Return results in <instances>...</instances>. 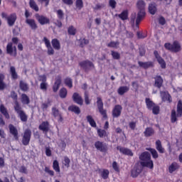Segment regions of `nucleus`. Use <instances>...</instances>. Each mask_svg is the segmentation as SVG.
Masks as SVG:
<instances>
[{"mask_svg":"<svg viewBox=\"0 0 182 182\" xmlns=\"http://www.w3.org/2000/svg\"><path fill=\"white\" fill-rule=\"evenodd\" d=\"M9 130L10 134H11L13 136V137H18V129L16 128V127H14V124H10L9 125Z\"/></svg>","mask_w":182,"mask_h":182,"instance_id":"obj_23","label":"nucleus"},{"mask_svg":"<svg viewBox=\"0 0 182 182\" xmlns=\"http://www.w3.org/2000/svg\"><path fill=\"white\" fill-rule=\"evenodd\" d=\"M180 168V165L176 162H173L168 167L169 173H172L176 171V170H178Z\"/></svg>","mask_w":182,"mask_h":182,"instance_id":"obj_29","label":"nucleus"},{"mask_svg":"<svg viewBox=\"0 0 182 182\" xmlns=\"http://www.w3.org/2000/svg\"><path fill=\"white\" fill-rule=\"evenodd\" d=\"M59 96L61 99H66L68 96V90L65 87H62L59 91Z\"/></svg>","mask_w":182,"mask_h":182,"instance_id":"obj_37","label":"nucleus"},{"mask_svg":"<svg viewBox=\"0 0 182 182\" xmlns=\"http://www.w3.org/2000/svg\"><path fill=\"white\" fill-rule=\"evenodd\" d=\"M97 107L99 111V113L102 116L103 120H107V110L104 109L103 100L100 97L97 98Z\"/></svg>","mask_w":182,"mask_h":182,"instance_id":"obj_7","label":"nucleus"},{"mask_svg":"<svg viewBox=\"0 0 182 182\" xmlns=\"http://www.w3.org/2000/svg\"><path fill=\"white\" fill-rule=\"evenodd\" d=\"M136 8L139 11H142L143 12H146L144 9H146V2L144 0H138L136 2Z\"/></svg>","mask_w":182,"mask_h":182,"instance_id":"obj_25","label":"nucleus"},{"mask_svg":"<svg viewBox=\"0 0 182 182\" xmlns=\"http://www.w3.org/2000/svg\"><path fill=\"white\" fill-rule=\"evenodd\" d=\"M0 112L6 117V119H10L9 113H8V109L4 106V105H0Z\"/></svg>","mask_w":182,"mask_h":182,"instance_id":"obj_33","label":"nucleus"},{"mask_svg":"<svg viewBox=\"0 0 182 182\" xmlns=\"http://www.w3.org/2000/svg\"><path fill=\"white\" fill-rule=\"evenodd\" d=\"M68 111L75 113V114H80V108L76 105H71L68 107Z\"/></svg>","mask_w":182,"mask_h":182,"instance_id":"obj_30","label":"nucleus"},{"mask_svg":"<svg viewBox=\"0 0 182 182\" xmlns=\"http://www.w3.org/2000/svg\"><path fill=\"white\" fill-rule=\"evenodd\" d=\"M146 16V11H139L138 12L136 19V28L139 29V25H140V22H141V19Z\"/></svg>","mask_w":182,"mask_h":182,"instance_id":"obj_18","label":"nucleus"},{"mask_svg":"<svg viewBox=\"0 0 182 182\" xmlns=\"http://www.w3.org/2000/svg\"><path fill=\"white\" fill-rule=\"evenodd\" d=\"M112 168L117 173H120V168H119V164H117V162L116 161H114L112 162Z\"/></svg>","mask_w":182,"mask_h":182,"instance_id":"obj_55","label":"nucleus"},{"mask_svg":"<svg viewBox=\"0 0 182 182\" xmlns=\"http://www.w3.org/2000/svg\"><path fill=\"white\" fill-rule=\"evenodd\" d=\"M111 55L113 59H114L115 60H119V59H120V53H119V52L112 50Z\"/></svg>","mask_w":182,"mask_h":182,"instance_id":"obj_51","label":"nucleus"},{"mask_svg":"<svg viewBox=\"0 0 182 182\" xmlns=\"http://www.w3.org/2000/svg\"><path fill=\"white\" fill-rule=\"evenodd\" d=\"M32 136V131L29 129H26L23 134V137H31Z\"/></svg>","mask_w":182,"mask_h":182,"instance_id":"obj_62","label":"nucleus"},{"mask_svg":"<svg viewBox=\"0 0 182 182\" xmlns=\"http://www.w3.org/2000/svg\"><path fill=\"white\" fill-rule=\"evenodd\" d=\"M122 110H123V107L120 105H117L112 109V117H120L122 115Z\"/></svg>","mask_w":182,"mask_h":182,"instance_id":"obj_13","label":"nucleus"},{"mask_svg":"<svg viewBox=\"0 0 182 182\" xmlns=\"http://www.w3.org/2000/svg\"><path fill=\"white\" fill-rule=\"evenodd\" d=\"M53 168L56 171V173H60V167L59 166V162L58 160L53 161Z\"/></svg>","mask_w":182,"mask_h":182,"instance_id":"obj_43","label":"nucleus"},{"mask_svg":"<svg viewBox=\"0 0 182 182\" xmlns=\"http://www.w3.org/2000/svg\"><path fill=\"white\" fill-rule=\"evenodd\" d=\"M85 45H89V40L86 38H83L80 42V48H85Z\"/></svg>","mask_w":182,"mask_h":182,"instance_id":"obj_58","label":"nucleus"},{"mask_svg":"<svg viewBox=\"0 0 182 182\" xmlns=\"http://www.w3.org/2000/svg\"><path fill=\"white\" fill-rule=\"evenodd\" d=\"M29 5L30 8H31V9H33V11H36V12L39 11V7L38 6V4H36V2H35V0H30Z\"/></svg>","mask_w":182,"mask_h":182,"instance_id":"obj_40","label":"nucleus"},{"mask_svg":"<svg viewBox=\"0 0 182 182\" xmlns=\"http://www.w3.org/2000/svg\"><path fill=\"white\" fill-rule=\"evenodd\" d=\"M119 45H120L119 41H111L107 45V48H114L115 49H117Z\"/></svg>","mask_w":182,"mask_h":182,"instance_id":"obj_45","label":"nucleus"},{"mask_svg":"<svg viewBox=\"0 0 182 182\" xmlns=\"http://www.w3.org/2000/svg\"><path fill=\"white\" fill-rule=\"evenodd\" d=\"M21 102L23 105H29V103H31V100L26 94L21 95Z\"/></svg>","mask_w":182,"mask_h":182,"instance_id":"obj_39","label":"nucleus"},{"mask_svg":"<svg viewBox=\"0 0 182 182\" xmlns=\"http://www.w3.org/2000/svg\"><path fill=\"white\" fill-rule=\"evenodd\" d=\"M4 79L5 75H4V74H0V90H4V89L6 87V85L4 82Z\"/></svg>","mask_w":182,"mask_h":182,"instance_id":"obj_42","label":"nucleus"},{"mask_svg":"<svg viewBox=\"0 0 182 182\" xmlns=\"http://www.w3.org/2000/svg\"><path fill=\"white\" fill-rule=\"evenodd\" d=\"M155 83L154 86L155 87H158V89H161V86H163V83L164 80H163V77H161V75H156L155 77Z\"/></svg>","mask_w":182,"mask_h":182,"instance_id":"obj_21","label":"nucleus"},{"mask_svg":"<svg viewBox=\"0 0 182 182\" xmlns=\"http://www.w3.org/2000/svg\"><path fill=\"white\" fill-rule=\"evenodd\" d=\"M36 18L40 23V25H48L50 23V20L49 19V18L43 15H39V14H36Z\"/></svg>","mask_w":182,"mask_h":182,"instance_id":"obj_11","label":"nucleus"},{"mask_svg":"<svg viewBox=\"0 0 182 182\" xmlns=\"http://www.w3.org/2000/svg\"><path fill=\"white\" fill-rule=\"evenodd\" d=\"M148 11L151 15H156L157 12V4L154 2H151L149 4Z\"/></svg>","mask_w":182,"mask_h":182,"instance_id":"obj_22","label":"nucleus"},{"mask_svg":"<svg viewBox=\"0 0 182 182\" xmlns=\"http://www.w3.org/2000/svg\"><path fill=\"white\" fill-rule=\"evenodd\" d=\"M139 160H141V166L142 167H147V168H154V163L151 160V155L148 151H144L139 156Z\"/></svg>","mask_w":182,"mask_h":182,"instance_id":"obj_2","label":"nucleus"},{"mask_svg":"<svg viewBox=\"0 0 182 182\" xmlns=\"http://www.w3.org/2000/svg\"><path fill=\"white\" fill-rule=\"evenodd\" d=\"M40 89L46 92L48 90V82H41L40 84Z\"/></svg>","mask_w":182,"mask_h":182,"instance_id":"obj_60","label":"nucleus"},{"mask_svg":"<svg viewBox=\"0 0 182 182\" xmlns=\"http://www.w3.org/2000/svg\"><path fill=\"white\" fill-rule=\"evenodd\" d=\"M14 110L16 113L18 114V117H20L21 122L23 123L28 122V115L23 112V109H22V107L21 105H16Z\"/></svg>","mask_w":182,"mask_h":182,"instance_id":"obj_10","label":"nucleus"},{"mask_svg":"<svg viewBox=\"0 0 182 182\" xmlns=\"http://www.w3.org/2000/svg\"><path fill=\"white\" fill-rule=\"evenodd\" d=\"M86 119H87V122L89 123L91 127H97V124H96V122L95 121L92 115H87L86 117Z\"/></svg>","mask_w":182,"mask_h":182,"instance_id":"obj_31","label":"nucleus"},{"mask_svg":"<svg viewBox=\"0 0 182 182\" xmlns=\"http://www.w3.org/2000/svg\"><path fill=\"white\" fill-rule=\"evenodd\" d=\"M76 28L73 26H70L68 27V33L71 36H75L76 35Z\"/></svg>","mask_w":182,"mask_h":182,"instance_id":"obj_46","label":"nucleus"},{"mask_svg":"<svg viewBox=\"0 0 182 182\" xmlns=\"http://www.w3.org/2000/svg\"><path fill=\"white\" fill-rule=\"evenodd\" d=\"M119 18L122 21H127L129 19V11L124 10L120 14L118 15Z\"/></svg>","mask_w":182,"mask_h":182,"instance_id":"obj_34","label":"nucleus"},{"mask_svg":"<svg viewBox=\"0 0 182 182\" xmlns=\"http://www.w3.org/2000/svg\"><path fill=\"white\" fill-rule=\"evenodd\" d=\"M44 171L46 173H48V174H49V176H51V177H53V176H55V172L50 170L48 166L45 167Z\"/></svg>","mask_w":182,"mask_h":182,"instance_id":"obj_59","label":"nucleus"},{"mask_svg":"<svg viewBox=\"0 0 182 182\" xmlns=\"http://www.w3.org/2000/svg\"><path fill=\"white\" fill-rule=\"evenodd\" d=\"M117 150H119L120 153L125 156H130L131 157L133 156V152L129 149L119 146L117 147Z\"/></svg>","mask_w":182,"mask_h":182,"instance_id":"obj_17","label":"nucleus"},{"mask_svg":"<svg viewBox=\"0 0 182 182\" xmlns=\"http://www.w3.org/2000/svg\"><path fill=\"white\" fill-rule=\"evenodd\" d=\"M12 42L8 43L6 46V54L10 55V56H14V58H16V55H18V53L16 51V46H14V45H18V42H19V39L17 37H14L11 39Z\"/></svg>","mask_w":182,"mask_h":182,"instance_id":"obj_3","label":"nucleus"},{"mask_svg":"<svg viewBox=\"0 0 182 182\" xmlns=\"http://www.w3.org/2000/svg\"><path fill=\"white\" fill-rule=\"evenodd\" d=\"M154 55L158 63L160 64L161 69H166V61L164 60V59H163V58H161L160 56V54H159V51L154 50Z\"/></svg>","mask_w":182,"mask_h":182,"instance_id":"obj_12","label":"nucleus"},{"mask_svg":"<svg viewBox=\"0 0 182 182\" xmlns=\"http://www.w3.org/2000/svg\"><path fill=\"white\" fill-rule=\"evenodd\" d=\"M79 66H80L86 73H87V72H90L91 69H95V64L89 60L80 62Z\"/></svg>","mask_w":182,"mask_h":182,"instance_id":"obj_8","label":"nucleus"},{"mask_svg":"<svg viewBox=\"0 0 182 182\" xmlns=\"http://www.w3.org/2000/svg\"><path fill=\"white\" fill-rule=\"evenodd\" d=\"M26 23H27L33 31H36V29H38V24H36V21H35V19L33 18H27L26 20Z\"/></svg>","mask_w":182,"mask_h":182,"instance_id":"obj_19","label":"nucleus"},{"mask_svg":"<svg viewBox=\"0 0 182 182\" xmlns=\"http://www.w3.org/2000/svg\"><path fill=\"white\" fill-rule=\"evenodd\" d=\"M64 82L65 86H68L70 89H72L73 87V81L72 80V78L70 77H66L64 80Z\"/></svg>","mask_w":182,"mask_h":182,"instance_id":"obj_41","label":"nucleus"},{"mask_svg":"<svg viewBox=\"0 0 182 182\" xmlns=\"http://www.w3.org/2000/svg\"><path fill=\"white\" fill-rule=\"evenodd\" d=\"M151 110H152L153 114H159L160 113V107L155 104Z\"/></svg>","mask_w":182,"mask_h":182,"instance_id":"obj_54","label":"nucleus"},{"mask_svg":"<svg viewBox=\"0 0 182 182\" xmlns=\"http://www.w3.org/2000/svg\"><path fill=\"white\" fill-rule=\"evenodd\" d=\"M164 48L166 50H169V52H172L173 53H178L181 50V45L178 43V41H175L173 43H166L164 44Z\"/></svg>","mask_w":182,"mask_h":182,"instance_id":"obj_5","label":"nucleus"},{"mask_svg":"<svg viewBox=\"0 0 182 182\" xmlns=\"http://www.w3.org/2000/svg\"><path fill=\"white\" fill-rule=\"evenodd\" d=\"M154 134V129L151 127H147L144 131V134L146 136H150Z\"/></svg>","mask_w":182,"mask_h":182,"instance_id":"obj_49","label":"nucleus"},{"mask_svg":"<svg viewBox=\"0 0 182 182\" xmlns=\"http://www.w3.org/2000/svg\"><path fill=\"white\" fill-rule=\"evenodd\" d=\"M182 117V101L179 100L176 109H172L171 112V123H176L177 122V117Z\"/></svg>","mask_w":182,"mask_h":182,"instance_id":"obj_4","label":"nucleus"},{"mask_svg":"<svg viewBox=\"0 0 182 182\" xmlns=\"http://www.w3.org/2000/svg\"><path fill=\"white\" fill-rule=\"evenodd\" d=\"M69 140V138H64L63 140H61L60 143L59 144V147L62 150H65L66 149V143L68 144V141Z\"/></svg>","mask_w":182,"mask_h":182,"instance_id":"obj_44","label":"nucleus"},{"mask_svg":"<svg viewBox=\"0 0 182 182\" xmlns=\"http://www.w3.org/2000/svg\"><path fill=\"white\" fill-rule=\"evenodd\" d=\"M43 42H44L46 47L47 48V53L49 56H52V55H55V50H60V41L58 38H53L50 41L46 37H43Z\"/></svg>","mask_w":182,"mask_h":182,"instance_id":"obj_1","label":"nucleus"},{"mask_svg":"<svg viewBox=\"0 0 182 182\" xmlns=\"http://www.w3.org/2000/svg\"><path fill=\"white\" fill-rule=\"evenodd\" d=\"M40 130L43 132H49V122L48 121L43 122L39 126Z\"/></svg>","mask_w":182,"mask_h":182,"instance_id":"obj_32","label":"nucleus"},{"mask_svg":"<svg viewBox=\"0 0 182 182\" xmlns=\"http://www.w3.org/2000/svg\"><path fill=\"white\" fill-rule=\"evenodd\" d=\"M99 173L100 174V176L103 180H107L109 178V174H110V172L108 171V169H99Z\"/></svg>","mask_w":182,"mask_h":182,"instance_id":"obj_26","label":"nucleus"},{"mask_svg":"<svg viewBox=\"0 0 182 182\" xmlns=\"http://www.w3.org/2000/svg\"><path fill=\"white\" fill-rule=\"evenodd\" d=\"M65 167H67V168H69L70 167V159L68 156L64 157V163H63Z\"/></svg>","mask_w":182,"mask_h":182,"instance_id":"obj_56","label":"nucleus"},{"mask_svg":"<svg viewBox=\"0 0 182 182\" xmlns=\"http://www.w3.org/2000/svg\"><path fill=\"white\" fill-rule=\"evenodd\" d=\"M10 97L14 100V109L16 107V106H21L19 102H18V94L15 92V91H11L10 94Z\"/></svg>","mask_w":182,"mask_h":182,"instance_id":"obj_24","label":"nucleus"},{"mask_svg":"<svg viewBox=\"0 0 182 182\" xmlns=\"http://www.w3.org/2000/svg\"><path fill=\"white\" fill-rule=\"evenodd\" d=\"M158 21H159V25H162V26L166 25V18L162 16H159Z\"/></svg>","mask_w":182,"mask_h":182,"instance_id":"obj_63","label":"nucleus"},{"mask_svg":"<svg viewBox=\"0 0 182 182\" xmlns=\"http://www.w3.org/2000/svg\"><path fill=\"white\" fill-rule=\"evenodd\" d=\"M97 133L100 137H107V132H106V130L105 129H99Z\"/></svg>","mask_w":182,"mask_h":182,"instance_id":"obj_53","label":"nucleus"},{"mask_svg":"<svg viewBox=\"0 0 182 182\" xmlns=\"http://www.w3.org/2000/svg\"><path fill=\"white\" fill-rule=\"evenodd\" d=\"M95 147L98 151H100L101 153L106 154L107 151H109V145L103 141H97L95 143Z\"/></svg>","mask_w":182,"mask_h":182,"instance_id":"obj_9","label":"nucleus"},{"mask_svg":"<svg viewBox=\"0 0 182 182\" xmlns=\"http://www.w3.org/2000/svg\"><path fill=\"white\" fill-rule=\"evenodd\" d=\"M83 0H76L75 1V8L80 11L83 8Z\"/></svg>","mask_w":182,"mask_h":182,"instance_id":"obj_48","label":"nucleus"},{"mask_svg":"<svg viewBox=\"0 0 182 182\" xmlns=\"http://www.w3.org/2000/svg\"><path fill=\"white\" fill-rule=\"evenodd\" d=\"M145 103L146 105V108L148 110H151L153 107L156 105V103H154L150 98H146L145 99Z\"/></svg>","mask_w":182,"mask_h":182,"instance_id":"obj_35","label":"nucleus"},{"mask_svg":"<svg viewBox=\"0 0 182 182\" xmlns=\"http://www.w3.org/2000/svg\"><path fill=\"white\" fill-rule=\"evenodd\" d=\"M156 149L159 151V153H161V154H163V153H164V148H163V146L161 145V141L157 140L156 141Z\"/></svg>","mask_w":182,"mask_h":182,"instance_id":"obj_36","label":"nucleus"},{"mask_svg":"<svg viewBox=\"0 0 182 182\" xmlns=\"http://www.w3.org/2000/svg\"><path fill=\"white\" fill-rule=\"evenodd\" d=\"M109 5L110 7H112V9H114L116 8V5H117V3L115 0H109Z\"/></svg>","mask_w":182,"mask_h":182,"instance_id":"obj_64","label":"nucleus"},{"mask_svg":"<svg viewBox=\"0 0 182 182\" xmlns=\"http://www.w3.org/2000/svg\"><path fill=\"white\" fill-rule=\"evenodd\" d=\"M139 66L140 68H143V69H149V68H154V63L153 61H148V62H138Z\"/></svg>","mask_w":182,"mask_h":182,"instance_id":"obj_20","label":"nucleus"},{"mask_svg":"<svg viewBox=\"0 0 182 182\" xmlns=\"http://www.w3.org/2000/svg\"><path fill=\"white\" fill-rule=\"evenodd\" d=\"M19 87L23 92H28V90L29 89V87H28V84L23 80L20 81Z\"/></svg>","mask_w":182,"mask_h":182,"instance_id":"obj_38","label":"nucleus"},{"mask_svg":"<svg viewBox=\"0 0 182 182\" xmlns=\"http://www.w3.org/2000/svg\"><path fill=\"white\" fill-rule=\"evenodd\" d=\"M161 96L162 102H168V103H171L173 102V98L168 92L162 91L161 92Z\"/></svg>","mask_w":182,"mask_h":182,"instance_id":"obj_16","label":"nucleus"},{"mask_svg":"<svg viewBox=\"0 0 182 182\" xmlns=\"http://www.w3.org/2000/svg\"><path fill=\"white\" fill-rule=\"evenodd\" d=\"M29 141H31V137H23L22 144L23 146H28V144H29Z\"/></svg>","mask_w":182,"mask_h":182,"instance_id":"obj_61","label":"nucleus"},{"mask_svg":"<svg viewBox=\"0 0 182 182\" xmlns=\"http://www.w3.org/2000/svg\"><path fill=\"white\" fill-rule=\"evenodd\" d=\"M1 18L7 21L9 26H14V25H15V22H16V19H18V16H16V13H12L8 16V14L2 12Z\"/></svg>","mask_w":182,"mask_h":182,"instance_id":"obj_6","label":"nucleus"},{"mask_svg":"<svg viewBox=\"0 0 182 182\" xmlns=\"http://www.w3.org/2000/svg\"><path fill=\"white\" fill-rule=\"evenodd\" d=\"M141 173V170L136 168V169H132L131 171L132 177L133 178H136V177H138V176Z\"/></svg>","mask_w":182,"mask_h":182,"instance_id":"obj_47","label":"nucleus"},{"mask_svg":"<svg viewBox=\"0 0 182 182\" xmlns=\"http://www.w3.org/2000/svg\"><path fill=\"white\" fill-rule=\"evenodd\" d=\"M56 14L60 21H62V19H63V18L65 17V13H63V11L62 9L57 10Z\"/></svg>","mask_w":182,"mask_h":182,"instance_id":"obj_50","label":"nucleus"},{"mask_svg":"<svg viewBox=\"0 0 182 182\" xmlns=\"http://www.w3.org/2000/svg\"><path fill=\"white\" fill-rule=\"evenodd\" d=\"M149 151L152 155L153 159H159V154L157 153V151H156V149L150 148L149 149Z\"/></svg>","mask_w":182,"mask_h":182,"instance_id":"obj_52","label":"nucleus"},{"mask_svg":"<svg viewBox=\"0 0 182 182\" xmlns=\"http://www.w3.org/2000/svg\"><path fill=\"white\" fill-rule=\"evenodd\" d=\"M60 85H62V76L58 75L55 77V81L54 85H53V92L56 93L59 90V87H60Z\"/></svg>","mask_w":182,"mask_h":182,"instance_id":"obj_14","label":"nucleus"},{"mask_svg":"<svg viewBox=\"0 0 182 182\" xmlns=\"http://www.w3.org/2000/svg\"><path fill=\"white\" fill-rule=\"evenodd\" d=\"M9 73L13 80H16V79H18V73H16V68H15L14 66L10 67Z\"/></svg>","mask_w":182,"mask_h":182,"instance_id":"obj_27","label":"nucleus"},{"mask_svg":"<svg viewBox=\"0 0 182 182\" xmlns=\"http://www.w3.org/2000/svg\"><path fill=\"white\" fill-rule=\"evenodd\" d=\"M72 98L73 102L77 105L80 106L83 105V98H82V96L78 92H74Z\"/></svg>","mask_w":182,"mask_h":182,"instance_id":"obj_15","label":"nucleus"},{"mask_svg":"<svg viewBox=\"0 0 182 182\" xmlns=\"http://www.w3.org/2000/svg\"><path fill=\"white\" fill-rule=\"evenodd\" d=\"M129 90H130V88L129 87L121 86L118 88L117 93L120 96H123V95H124V93H127V92H129Z\"/></svg>","mask_w":182,"mask_h":182,"instance_id":"obj_28","label":"nucleus"},{"mask_svg":"<svg viewBox=\"0 0 182 182\" xmlns=\"http://www.w3.org/2000/svg\"><path fill=\"white\" fill-rule=\"evenodd\" d=\"M84 97H85V105H90V100L89 99V92L87 91H85L84 92Z\"/></svg>","mask_w":182,"mask_h":182,"instance_id":"obj_57","label":"nucleus"}]
</instances>
